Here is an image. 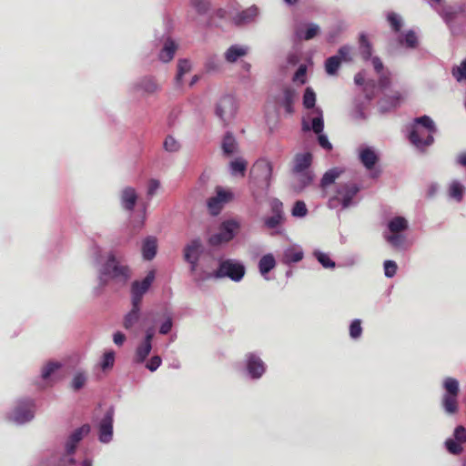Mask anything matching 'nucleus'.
<instances>
[{
	"mask_svg": "<svg viewBox=\"0 0 466 466\" xmlns=\"http://www.w3.org/2000/svg\"><path fill=\"white\" fill-rule=\"evenodd\" d=\"M249 48L247 46L233 45L228 47L225 54V60L228 63H235L238 58L245 56L248 53Z\"/></svg>",
	"mask_w": 466,
	"mask_h": 466,
	"instance_id": "obj_21",
	"label": "nucleus"
},
{
	"mask_svg": "<svg viewBox=\"0 0 466 466\" xmlns=\"http://www.w3.org/2000/svg\"><path fill=\"white\" fill-rule=\"evenodd\" d=\"M435 10L438 11V13L443 17V19L446 21V23H450L456 17V15L459 13L464 12V6L463 5H459L456 7L445 6V7L440 8V5H439V6H437V9H435Z\"/></svg>",
	"mask_w": 466,
	"mask_h": 466,
	"instance_id": "obj_28",
	"label": "nucleus"
},
{
	"mask_svg": "<svg viewBox=\"0 0 466 466\" xmlns=\"http://www.w3.org/2000/svg\"><path fill=\"white\" fill-rule=\"evenodd\" d=\"M140 305L132 302L131 310L126 315L124 320V327L130 329L139 319Z\"/></svg>",
	"mask_w": 466,
	"mask_h": 466,
	"instance_id": "obj_34",
	"label": "nucleus"
},
{
	"mask_svg": "<svg viewBox=\"0 0 466 466\" xmlns=\"http://www.w3.org/2000/svg\"><path fill=\"white\" fill-rule=\"evenodd\" d=\"M86 381V377L84 373H77L75 375L73 381H72V387L74 390H78L82 389Z\"/></svg>",
	"mask_w": 466,
	"mask_h": 466,
	"instance_id": "obj_53",
	"label": "nucleus"
},
{
	"mask_svg": "<svg viewBox=\"0 0 466 466\" xmlns=\"http://www.w3.org/2000/svg\"><path fill=\"white\" fill-rule=\"evenodd\" d=\"M137 200V194L135 188L127 187L122 190L121 203L124 208L133 210Z\"/></svg>",
	"mask_w": 466,
	"mask_h": 466,
	"instance_id": "obj_23",
	"label": "nucleus"
},
{
	"mask_svg": "<svg viewBox=\"0 0 466 466\" xmlns=\"http://www.w3.org/2000/svg\"><path fill=\"white\" fill-rule=\"evenodd\" d=\"M172 319L171 317H167V319L161 324L159 332L161 334H167L172 329Z\"/></svg>",
	"mask_w": 466,
	"mask_h": 466,
	"instance_id": "obj_62",
	"label": "nucleus"
},
{
	"mask_svg": "<svg viewBox=\"0 0 466 466\" xmlns=\"http://www.w3.org/2000/svg\"><path fill=\"white\" fill-rule=\"evenodd\" d=\"M176 50H177V46L174 43V41H172L171 39H167L164 44V47L160 51V54H159L160 60H162L163 62L170 61L173 58Z\"/></svg>",
	"mask_w": 466,
	"mask_h": 466,
	"instance_id": "obj_33",
	"label": "nucleus"
},
{
	"mask_svg": "<svg viewBox=\"0 0 466 466\" xmlns=\"http://www.w3.org/2000/svg\"><path fill=\"white\" fill-rule=\"evenodd\" d=\"M248 370L249 375L254 379L261 377L265 371L263 361L255 355L250 354L248 357Z\"/></svg>",
	"mask_w": 466,
	"mask_h": 466,
	"instance_id": "obj_22",
	"label": "nucleus"
},
{
	"mask_svg": "<svg viewBox=\"0 0 466 466\" xmlns=\"http://www.w3.org/2000/svg\"><path fill=\"white\" fill-rule=\"evenodd\" d=\"M296 91L291 87H285L276 96V103L279 106H283L288 114L293 113V103L296 99Z\"/></svg>",
	"mask_w": 466,
	"mask_h": 466,
	"instance_id": "obj_16",
	"label": "nucleus"
},
{
	"mask_svg": "<svg viewBox=\"0 0 466 466\" xmlns=\"http://www.w3.org/2000/svg\"><path fill=\"white\" fill-rule=\"evenodd\" d=\"M233 195L230 191L220 187L217 189V195L209 198L208 207L211 214L217 215L221 210L223 205L231 200Z\"/></svg>",
	"mask_w": 466,
	"mask_h": 466,
	"instance_id": "obj_14",
	"label": "nucleus"
},
{
	"mask_svg": "<svg viewBox=\"0 0 466 466\" xmlns=\"http://www.w3.org/2000/svg\"><path fill=\"white\" fill-rule=\"evenodd\" d=\"M160 364H161V358L159 356H154L148 360L146 367L150 371H155L157 370V368L160 366Z\"/></svg>",
	"mask_w": 466,
	"mask_h": 466,
	"instance_id": "obj_59",
	"label": "nucleus"
},
{
	"mask_svg": "<svg viewBox=\"0 0 466 466\" xmlns=\"http://www.w3.org/2000/svg\"><path fill=\"white\" fill-rule=\"evenodd\" d=\"M436 131L433 120L428 116H422L414 119L409 138L412 145L423 150L434 142L433 135Z\"/></svg>",
	"mask_w": 466,
	"mask_h": 466,
	"instance_id": "obj_1",
	"label": "nucleus"
},
{
	"mask_svg": "<svg viewBox=\"0 0 466 466\" xmlns=\"http://www.w3.org/2000/svg\"><path fill=\"white\" fill-rule=\"evenodd\" d=\"M157 238L155 237H147L142 244V255L147 260H151L157 254Z\"/></svg>",
	"mask_w": 466,
	"mask_h": 466,
	"instance_id": "obj_25",
	"label": "nucleus"
},
{
	"mask_svg": "<svg viewBox=\"0 0 466 466\" xmlns=\"http://www.w3.org/2000/svg\"><path fill=\"white\" fill-rule=\"evenodd\" d=\"M464 192H465L464 186L457 180H453L450 184L449 188H448V193H449L450 198L455 199L458 202L461 201Z\"/></svg>",
	"mask_w": 466,
	"mask_h": 466,
	"instance_id": "obj_32",
	"label": "nucleus"
},
{
	"mask_svg": "<svg viewBox=\"0 0 466 466\" xmlns=\"http://www.w3.org/2000/svg\"><path fill=\"white\" fill-rule=\"evenodd\" d=\"M312 163V155L309 152L299 153L293 160L292 174L296 180L294 187L301 191L313 180V174L309 169Z\"/></svg>",
	"mask_w": 466,
	"mask_h": 466,
	"instance_id": "obj_2",
	"label": "nucleus"
},
{
	"mask_svg": "<svg viewBox=\"0 0 466 466\" xmlns=\"http://www.w3.org/2000/svg\"><path fill=\"white\" fill-rule=\"evenodd\" d=\"M156 271L154 269L147 272L142 280H136L131 285L132 302L139 304L143 296L147 292L153 281L155 280Z\"/></svg>",
	"mask_w": 466,
	"mask_h": 466,
	"instance_id": "obj_12",
	"label": "nucleus"
},
{
	"mask_svg": "<svg viewBox=\"0 0 466 466\" xmlns=\"http://www.w3.org/2000/svg\"><path fill=\"white\" fill-rule=\"evenodd\" d=\"M387 240L394 247H400L403 243V238L401 236L398 234H393L390 236H387Z\"/></svg>",
	"mask_w": 466,
	"mask_h": 466,
	"instance_id": "obj_61",
	"label": "nucleus"
},
{
	"mask_svg": "<svg viewBox=\"0 0 466 466\" xmlns=\"http://www.w3.org/2000/svg\"><path fill=\"white\" fill-rule=\"evenodd\" d=\"M307 213L308 209L306 204L301 200L296 201L291 211L292 216L297 218H303L307 215Z\"/></svg>",
	"mask_w": 466,
	"mask_h": 466,
	"instance_id": "obj_45",
	"label": "nucleus"
},
{
	"mask_svg": "<svg viewBox=\"0 0 466 466\" xmlns=\"http://www.w3.org/2000/svg\"><path fill=\"white\" fill-rule=\"evenodd\" d=\"M34 402L30 400L20 402L10 414L9 420L23 424L34 418Z\"/></svg>",
	"mask_w": 466,
	"mask_h": 466,
	"instance_id": "obj_13",
	"label": "nucleus"
},
{
	"mask_svg": "<svg viewBox=\"0 0 466 466\" xmlns=\"http://www.w3.org/2000/svg\"><path fill=\"white\" fill-rule=\"evenodd\" d=\"M397 264L393 260H386L384 262V272L388 278H392L396 274Z\"/></svg>",
	"mask_w": 466,
	"mask_h": 466,
	"instance_id": "obj_55",
	"label": "nucleus"
},
{
	"mask_svg": "<svg viewBox=\"0 0 466 466\" xmlns=\"http://www.w3.org/2000/svg\"><path fill=\"white\" fill-rule=\"evenodd\" d=\"M314 255L318 261L324 267V268H334L335 263L330 259L329 256L326 253L320 252V251H315Z\"/></svg>",
	"mask_w": 466,
	"mask_h": 466,
	"instance_id": "obj_46",
	"label": "nucleus"
},
{
	"mask_svg": "<svg viewBox=\"0 0 466 466\" xmlns=\"http://www.w3.org/2000/svg\"><path fill=\"white\" fill-rule=\"evenodd\" d=\"M152 349L151 343L143 342L136 350L135 361L142 363L149 355Z\"/></svg>",
	"mask_w": 466,
	"mask_h": 466,
	"instance_id": "obj_37",
	"label": "nucleus"
},
{
	"mask_svg": "<svg viewBox=\"0 0 466 466\" xmlns=\"http://www.w3.org/2000/svg\"><path fill=\"white\" fill-rule=\"evenodd\" d=\"M359 187L353 183H339L334 194L329 197L328 207L331 209H345L355 204L353 198L359 192Z\"/></svg>",
	"mask_w": 466,
	"mask_h": 466,
	"instance_id": "obj_3",
	"label": "nucleus"
},
{
	"mask_svg": "<svg viewBox=\"0 0 466 466\" xmlns=\"http://www.w3.org/2000/svg\"><path fill=\"white\" fill-rule=\"evenodd\" d=\"M390 84V76L387 74L380 73L379 78V86L381 89L388 87Z\"/></svg>",
	"mask_w": 466,
	"mask_h": 466,
	"instance_id": "obj_63",
	"label": "nucleus"
},
{
	"mask_svg": "<svg viewBox=\"0 0 466 466\" xmlns=\"http://www.w3.org/2000/svg\"><path fill=\"white\" fill-rule=\"evenodd\" d=\"M360 158L366 168L371 169L378 160L376 152L369 147L360 148Z\"/></svg>",
	"mask_w": 466,
	"mask_h": 466,
	"instance_id": "obj_24",
	"label": "nucleus"
},
{
	"mask_svg": "<svg viewBox=\"0 0 466 466\" xmlns=\"http://www.w3.org/2000/svg\"><path fill=\"white\" fill-rule=\"evenodd\" d=\"M342 173H343V169H341L339 167H333V168L328 170L327 172H325V174L323 175V177L320 180V184H319V187L322 190L323 198L328 197V192H327L328 187L330 185H332L335 182V180L340 177V175Z\"/></svg>",
	"mask_w": 466,
	"mask_h": 466,
	"instance_id": "obj_20",
	"label": "nucleus"
},
{
	"mask_svg": "<svg viewBox=\"0 0 466 466\" xmlns=\"http://www.w3.org/2000/svg\"><path fill=\"white\" fill-rule=\"evenodd\" d=\"M259 15V9L257 5H251L248 8L234 15L233 21L236 25H247L252 23Z\"/></svg>",
	"mask_w": 466,
	"mask_h": 466,
	"instance_id": "obj_19",
	"label": "nucleus"
},
{
	"mask_svg": "<svg viewBox=\"0 0 466 466\" xmlns=\"http://www.w3.org/2000/svg\"><path fill=\"white\" fill-rule=\"evenodd\" d=\"M315 103H316L315 92L313 91V89L311 87H307L305 90L304 96H303V106L306 108L311 109L310 112H312L314 109L317 108V107H315Z\"/></svg>",
	"mask_w": 466,
	"mask_h": 466,
	"instance_id": "obj_39",
	"label": "nucleus"
},
{
	"mask_svg": "<svg viewBox=\"0 0 466 466\" xmlns=\"http://www.w3.org/2000/svg\"><path fill=\"white\" fill-rule=\"evenodd\" d=\"M340 62L351 61V48L348 46H343L339 49L338 55Z\"/></svg>",
	"mask_w": 466,
	"mask_h": 466,
	"instance_id": "obj_54",
	"label": "nucleus"
},
{
	"mask_svg": "<svg viewBox=\"0 0 466 466\" xmlns=\"http://www.w3.org/2000/svg\"><path fill=\"white\" fill-rule=\"evenodd\" d=\"M403 99L402 96L399 93H396L394 96L389 98H383L380 102V107L381 111H388L393 107H396L400 101Z\"/></svg>",
	"mask_w": 466,
	"mask_h": 466,
	"instance_id": "obj_36",
	"label": "nucleus"
},
{
	"mask_svg": "<svg viewBox=\"0 0 466 466\" xmlns=\"http://www.w3.org/2000/svg\"><path fill=\"white\" fill-rule=\"evenodd\" d=\"M115 362V352L113 350H109L105 352L102 357V360L100 362V366L102 370H106L107 369H111Z\"/></svg>",
	"mask_w": 466,
	"mask_h": 466,
	"instance_id": "obj_43",
	"label": "nucleus"
},
{
	"mask_svg": "<svg viewBox=\"0 0 466 466\" xmlns=\"http://www.w3.org/2000/svg\"><path fill=\"white\" fill-rule=\"evenodd\" d=\"M245 268L242 264L228 259L220 263L218 270H210L205 274L198 275V281L200 282L211 278L218 279L223 277H228L232 280L238 281L243 278Z\"/></svg>",
	"mask_w": 466,
	"mask_h": 466,
	"instance_id": "obj_5",
	"label": "nucleus"
},
{
	"mask_svg": "<svg viewBox=\"0 0 466 466\" xmlns=\"http://www.w3.org/2000/svg\"><path fill=\"white\" fill-rule=\"evenodd\" d=\"M401 44H405L408 47H415L417 46V35L413 31L407 32L402 38L400 39Z\"/></svg>",
	"mask_w": 466,
	"mask_h": 466,
	"instance_id": "obj_47",
	"label": "nucleus"
},
{
	"mask_svg": "<svg viewBox=\"0 0 466 466\" xmlns=\"http://www.w3.org/2000/svg\"><path fill=\"white\" fill-rule=\"evenodd\" d=\"M387 18H388V21L390 24L392 29L396 32L400 31V29L402 26L401 17L399 15L391 12V13L388 14Z\"/></svg>",
	"mask_w": 466,
	"mask_h": 466,
	"instance_id": "obj_48",
	"label": "nucleus"
},
{
	"mask_svg": "<svg viewBox=\"0 0 466 466\" xmlns=\"http://www.w3.org/2000/svg\"><path fill=\"white\" fill-rule=\"evenodd\" d=\"M293 80L304 84L306 82V66L301 65L293 76Z\"/></svg>",
	"mask_w": 466,
	"mask_h": 466,
	"instance_id": "obj_57",
	"label": "nucleus"
},
{
	"mask_svg": "<svg viewBox=\"0 0 466 466\" xmlns=\"http://www.w3.org/2000/svg\"><path fill=\"white\" fill-rule=\"evenodd\" d=\"M248 167V161L243 157H237L230 161L229 171L232 176L239 175L244 177Z\"/></svg>",
	"mask_w": 466,
	"mask_h": 466,
	"instance_id": "obj_29",
	"label": "nucleus"
},
{
	"mask_svg": "<svg viewBox=\"0 0 466 466\" xmlns=\"http://www.w3.org/2000/svg\"><path fill=\"white\" fill-rule=\"evenodd\" d=\"M272 214L284 216L283 204L280 200L274 198L270 201Z\"/></svg>",
	"mask_w": 466,
	"mask_h": 466,
	"instance_id": "obj_56",
	"label": "nucleus"
},
{
	"mask_svg": "<svg viewBox=\"0 0 466 466\" xmlns=\"http://www.w3.org/2000/svg\"><path fill=\"white\" fill-rule=\"evenodd\" d=\"M447 450L452 454H460L462 451L461 442L449 439L445 442Z\"/></svg>",
	"mask_w": 466,
	"mask_h": 466,
	"instance_id": "obj_50",
	"label": "nucleus"
},
{
	"mask_svg": "<svg viewBox=\"0 0 466 466\" xmlns=\"http://www.w3.org/2000/svg\"><path fill=\"white\" fill-rule=\"evenodd\" d=\"M60 367V364L58 362H48L42 370V378L43 379H47L50 377V375L55 371L57 369H59Z\"/></svg>",
	"mask_w": 466,
	"mask_h": 466,
	"instance_id": "obj_52",
	"label": "nucleus"
},
{
	"mask_svg": "<svg viewBox=\"0 0 466 466\" xmlns=\"http://www.w3.org/2000/svg\"><path fill=\"white\" fill-rule=\"evenodd\" d=\"M408 227L407 220L404 218L401 217H396L389 223V229L392 233H399L404 229H406Z\"/></svg>",
	"mask_w": 466,
	"mask_h": 466,
	"instance_id": "obj_38",
	"label": "nucleus"
},
{
	"mask_svg": "<svg viewBox=\"0 0 466 466\" xmlns=\"http://www.w3.org/2000/svg\"><path fill=\"white\" fill-rule=\"evenodd\" d=\"M360 52L363 59L367 60L371 56V46L364 35H360Z\"/></svg>",
	"mask_w": 466,
	"mask_h": 466,
	"instance_id": "obj_42",
	"label": "nucleus"
},
{
	"mask_svg": "<svg viewBox=\"0 0 466 466\" xmlns=\"http://www.w3.org/2000/svg\"><path fill=\"white\" fill-rule=\"evenodd\" d=\"M362 328L360 326V320L355 319L351 322L350 327V335L352 339H358L360 337Z\"/></svg>",
	"mask_w": 466,
	"mask_h": 466,
	"instance_id": "obj_51",
	"label": "nucleus"
},
{
	"mask_svg": "<svg viewBox=\"0 0 466 466\" xmlns=\"http://www.w3.org/2000/svg\"><path fill=\"white\" fill-rule=\"evenodd\" d=\"M272 164L266 158L258 159L250 169V179L262 187H268L272 178Z\"/></svg>",
	"mask_w": 466,
	"mask_h": 466,
	"instance_id": "obj_7",
	"label": "nucleus"
},
{
	"mask_svg": "<svg viewBox=\"0 0 466 466\" xmlns=\"http://www.w3.org/2000/svg\"><path fill=\"white\" fill-rule=\"evenodd\" d=\"M191 69V64L188 60L183 59L179 60L177 64V83H182V78L184 75L188 73Z\"/></svg>",
	"mask_w": 466,
	"mask_h": 466,
	"instance_id": "obj_41",
	"label": "nucleus"
},
{
	"mask_svg": "<svg viewBox=\"0 0 466 466\" xmlns=\"http://www.w3.org/2000/svg\"><path fill=\"white\" fill-rule=\"evenodd\" d=\"M284 220H285L284 216L272 214V216L267 217L264 218V225L268 228L275 230L272 233V235L279 234V233H281L280 227L283 224Z\"/></svg>",
	"mask_w": 466,
	"mask_h": 466,
	"instance_id": "obj_30",
	"label": "nucleus"
},
{
	"mask_svg": "<svg viewBox=\"0 0 466 466\" xmlns=\"http://www.w3.org/2000/svg\"><path fill=\"white\" fill-rule=\"evenodd\" d=\"M164 148L168 152H177L180 148L179 142L172 136H167L164 141Z\"/></svg>",
	"mask_w": 466,
	"mask_h": 466,
	"instance_id": "obj_44",
	"label": "nucleus"
},
{
	"mask_svg": "<svg viewBox=\"0 0 466 466\" xmlns=\"http://www.w3.org/2000/svg\"><path fill=\"white\" fill-rule=\"evenodd\" d=\"M113 436V411L108 410L99 424V440L107 443Z\"/></svg>",
	"mask_w": 466,
	"mask_h": 466,
	"instance_id": "obj_18",
	"label": "nucleus"
},
{
	"mask_svg": "<svg viewBox=\"0 0 466 466\" xmlns=\"http://www.w3.org/2000/svg\"><path fill=\"white\" fill-rule=\"evenodd\" d=\"M276 266V260L272 254L264 255L258 262V269L265 279H268V273Z\"/></svg>",
	"mask_w": 466,
	"mask_h": 466,
	"instance_id": "obj_27",
	"label": "nucleus"
},
{
	"mask_svg": "<svg viewBox=\"0 0 466 466\" xmlns=\"http://www.w3.org/2000/svg\"><path fill=\"white\" fill-rule=\"evenodd\" d=\"M160 187V183L157 179H151L148 182L147 196L152 198Z\"/></svg>",
	"mask_w": 466,
	"mask_h": 466,
	"instance_id": "obj_60",
	"label": "nucleus"
},
{
	"mask_svg": "<svg viewBox=\"0 0 466 466\" xmlns=\"http://www.w3.org/2000/svg\"><path fill=\"white\" fill-rule=\"evenodd\" d=\"M443 387L445 389V394L442 398L443 408L446 412L453 414L458 410L459 381L453 378H447L444 380Z\"/></svg>",
	"mask_w": 466,
	"mask_h": 466,
	"instance_id": "obj_9",
	"label": "nucleus"
},
{
	"mask_svg": "<svg viewBox=\"0 0 466 466\" xmlns=\"http://www.w3.org/2000/svg\"><path fill=\"white\" fill-rule=\"evenodd\" d=\"M452 75L458 81L466 79V58L459 66L452 69Z\"/></svg>",
	"mask_w": 466,
	"mask_h": 466,
	"instance_id": "obj_49",
	"label": "nucleus"
},
{
	"mask_svg": "<svg viewBox=\"0 0 466 466\" xmlns=\"http://www.w3.org/2000/svg\"><path fill=\"white\" fill-rule=\"evenodd\" d=\"M340 58L338 56L329 57L325 63V69L329 75H334L340 65Z\"/></svg>",
	"mask_w": 466,
	"mask_h": 466,
	"instance_id": "obj_40",
	"label": "nucleus"
},
{
	"mask_svg": "<svg viewBox=\"0 0 466 466\" xmlns=\"http://www.w3.org/2000/svg\"><path fill=\"white\" fill-rule=\"evenodd\" d=\"M105 277L126 281L130 277V270L127 266L121 263L120 258H117L114 252H110L106 262L100 269V279H103Z\"/></svg>",
	"mask_w": 466,
	"mask_h": 466,
	"instance_id": "obj_6",
	"label": "nucleus"
},
{
	"mask_svg": "<svg viewBox=\"0 0 466 466\" xmlns=\"http://www.w3.org/2000/svg\"><path fill=\"white\" fill-rule=\"evenodd\" d=\"M222 150L227 156L233 155L238 151V143L235 137L229 133L226 134L223 138Z\"/></svg>",
	"mask_w": 466,
	"mask_h": 466,
	"instance_id": "obj_31",
	"label": "nucleus"
},
{
	"mask_svg": "<svg viewBox=\"0 0 466 466\" xmlns=\"http://www.w3.org/2000/svg\"><path fill=\"white\" fill-rule=\"evenodd\" d=\"M303 258L304 252L302 248L299 245L293 244L283 250L280 261L283 264L290 265L291 263L299 262Z\"/></svg>",
	"mask_w": 466,
	"mask_h": 466,
	"instance_id": "obj_17",
	"label": "nucleus"
},
{
	"mask_svg": "<svg viewBox=\"0 0 466 466\" xmlns=\"http://www.w3.org/2000/svg\"><path fill=\"white\" fill-rule=\"evenodd\" d=\"M319 33V26L316 24H309L304 30L302 27H297L295 35L298 39L310 40Z\"/></svg>",
	"mask_w": 466,
	"mask_h": 466,
	"instance_id": "obj_26",
	"label": "nucleus"
},
{
	"mask_svg": "<svg viewBox=\"0 0 466 466\" xmlns=\"http://www.w3.org/2000/svg\"><path fill=\"white\" fill-rule=\"evenodd\" d=\"M454 438L459 442L466 441V429L462 426H458L454 431Z\"/></svg>",
	"mask_w": 466,
	"mask_h": 466,
	"instance_id": "obj_58",
	"label": "nucleus"
},
{
	"mask_svg": "<svg viewBox=\"0 0 466 466\" xmlns=\"http://www.w3.org/2000/svg\"><path fill=\"white\" fill-rule=\"evenodd\" d=\"M202 252L203 245L199 238L192 239L184 248V258L187 262L190 264V270L193 273L196 281H198V275L205 274L208 272L205 270H200L198 268V261Z\"/></svg>",
	"mask_w": 466,
	"mask_h": 466,
	"instance_id": "obj_8",
	"label": "nucleus"
},
{
	"mask_svg": "<svg viewBox=\"0 0 466 466\" xmlns=\"http://www.w3.org/2000/svg\"><path fill=\"white\" fill-rule=\"evenodd\" d=\"M89 431L90 426L88 424H84L70 434L65 445L66 456H71L75 452L79 441L86 436Z\"/></svg>",
	"mask_w": 466,
	"mask_h": 466,
	"instance_id": "obj_15",
	"label": "nucleus"
},
{
	"mask_svg": "<svg viewBox=\"0 0 466 466\" xmlns=\"http://www.w3.org/2000/svg\"><path fill=\"white\" fill-rule=\"evenodd\" d=\"M324 128V121L322 110L316 108L312 112H309L302 120V129L304 131L312 130L318 135V142L321 147L326 150L332 148L331 143L329 141L328 137L322 133Z\"/></svg>",
	"mask_w": 466,
	"mask_h": 466,
	"instance_id": "obj_4",
	"label": "nucleus"
},
{
	"mask_svg": "<svg viewBox=\"0 0 466 466\" xmlns=\"http://www.w3.org/2000/svg\"><path fill=\"white\" fill-rule=\"evenodd\" d=\"M238 103L232 96H225L219 99L216 106V115L225 124L230 122L236 116Z\"/></svg>",
	"mask_w": 466,
	"mask_h": 466,
	"instance_id": "obj_11",
	"label": "nucleus"
},
{
	"mask_svg": "<svg viewBox=\"0 0 466 466\" xmlns=\"http://www.w3.org/2000/svg\"><path fill=\"white\" fill-rule=\"evenodd\" d=\"M371 62H372L373 67L376 70V72L378 74L382 73V71H383V64L380 61V59L379 57L375 56V57H373L371 59Z\"/></svg>",
	"mask_w": 466,
	"mask_h": 466,
	"instance_id": "obj_64",
	"label": "nucleus"
},
{
	"mask_svg": "<svg viewBox=\"0 0 466 466\" xmlns=\"http://www.w3.org/2000/svg\"><path fill=\"white\" fill-rule=\"evenodd\" d=\"M137 88L150 95L156 93L159 89V86L153 78L145 77L137 84Z\"/></svg>",
	"mask_w": 466,
	"mask_h": 466,
	"instance_id": "obj_35",
	"label": "nucleus"
},
{
	"mask_svg": "<svg viewBox=\"0 0 466 466\" xmlns=\"http://www.w3.org/2000/svg\"><path fill=\"white\" fill-rule=\"evenodd\" d=\"M239 224L236 220L224 221L219 228V232L212 235L208 242L212 246H218L230 241L237 234Z\"/></svg>",
	"mask_w": 466,
	"mask_h": 466,
	"instance_id": "obj_10",
	"label": "nucleus"
}]
</instances>
